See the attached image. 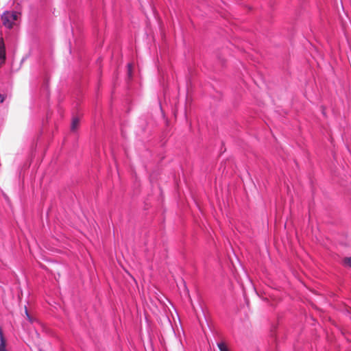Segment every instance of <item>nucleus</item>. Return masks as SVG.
<instances>
[{
  "label": "nucleus",
  "mask_w": 351,
  "mask_h": 351,
  "mask_svg": "<svg viewBox=\"0 0 351 351\" xmlns=\"http://www.w3.org/2000/svg\"><path fill=\"white\" fill-rule=\"evenodd\" d=\"M20 13L17 12H5L1 16V20L3 25L8 28H11L15 22L19 18Z\"/></svg>",
  "instance_id": "1"
},
{
  "label": "nucleus",
  "mask_w": 351,
  "mask_h": 351,
  "mask_svg": "<svg viewBox=\"0 0 351 351\" xmlns=\"http://www.w3.org/2000/svg\"><path fill=\"white\" fill-rule=\"evenodd\" d=\"M0 351H8L6 348V339L0 326Z\"/></svg>",
  "instance_id": "2"
},
{
  "label": "nucleus",
  "mask_w": 351,
  "mask_h": 351,
  "mask_svg": "<svg viewBox=\"0 0 351 351\" xmlns=\"http://www.w3.org/2000/svg\"><path fill=\"white\" fill-rule=\"evenodd\" d=\"M5 59V46L3 40L0 39V66L3 64Z\"/></svg>",
  "instance_id": "3"
},
{
  "label": "nucleus",
  "mask_w": 351,
  "mask_h": 351,
  "mask_svg": "<svg viewBox=\"0 0 351 351\" xmlns=\"http://www.w3.org/2000/svg\"><path fill=\"white\" fill-rule=\"evenodd\" d=\"M79 123V119L77 118H74L71 123V130L74 131L77 128Z\"/></svg>",
  "instance_id": "4"
},
{
  "label": "nucleus",
  "mask_w": 351,
  "mask_h": 351,
  "mask_svg": "<svg viewBox=\"0 0 351 351\" xmlns=\"http://www.w3.org/2000/svg\"><path fill=\"white\" fill-rule=\"evenodd\" d=\"M217 346L220 351H229L226 345L223 342L218 343Z\"/></svg>",
  "instance_id": "5"
},
{
  "label": "nucleus",
  "mask_w": 351,
  "mask_h": 351,
  "mask_svg": "<svg viewBox=\"0 0 351 351\" xmlns=\"http://www.w3.org/2000/svg\"><path fill=\"white\" fill-rule=\"evenodd\" d=\"M343 263H344L346 265H348V266L351 267V257L346 258L343 260Z\"/></svg>",
  "instance_id": "6"
},
{
  "label": "nucleus",
  "mask_w": 351,
  "mask_h": 351,
  "mask_svg": "<svg viewBox=\"0 0 351 351\" xmlns=\"http://www.w3.org/2000/svg\"><path fill=\"white\" fill-rule=\"evenodd\" d=\"M128 74H129V75H131V70H132V65L130 64H129L128 65Z\"/></svg>",
  "instance_id": "7"
},
{
  "label": "nucleus",
  "mask_w": 351,
  "mask_h": 351,
  "mask_svg": "<svg viewBox=\"0 0 351 351\" xmlns=\"http://www.w3.org/2000/svg\"><path fill=\"white\" fill-rule=\"evenodd\" d=\"M5 99V97L3 95H0V103H2Z\"/></svg>",
  "instance_id": "8"
},
{
  "label": "nucleus",
  "mask_w": 351,
  "mask_h": 351,
  "mask_svg": "<svg viewBox=\"0 0 351 351\" xmlns=\"http://www.w3.org/2000/svg\"><path fill=\"white\" fill-rule=\"evenodd\" d=\"M25 314H26V315H27V318H28L29 320H31V319H30V317H29V314H28L27 310L26 308H25Z\"/></svg>",
  "instance_id": "9"
}]
</instances>
